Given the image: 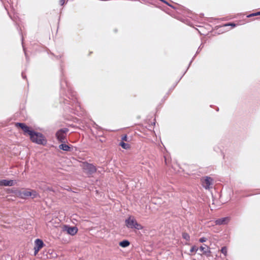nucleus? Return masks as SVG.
Returning a JSON list of instances; mask_svg holds the SVG:
<instances>
[{
    "mask_svg": "<svg viewBox=\"0 0 260 260\" xmlns=\"http://www.w3.org/2000/svg\"><path fill=\"white\" fill-rule=\"evenodd\" d=\"M16 126L21 128L24 135L29 136L32 142L41 145H46L47 139L42 134L31 130L28 126L22 123H17Z\"/></svg>",
    "mask_w": 260,
    "mask_h": 260,
    "instance_id": "1",
    "label": "nucleus"
},
{
    "mask_svg": "<svg viewBox=\"0 0 260 260\" xmlns=\"http://www.w3.org/2000/svg\"><path fill=\"white\" fill-rule=\"evenodd\" d=\"M14 193L16 197L23 199L28 198L35 199L39 197V193L36 190L31 189H16Z\"/></svg>",
    "mask_w": 260,
    "mask_h": 260,
    "instance_id": "2",
    "label": "nucleus"
},
{
    "mask_svg": "<svg viewBox=\"0 0 260 260\" xmlns=\"http://www.w3.org/2000/svg\"><path fill=\"white\" fill-rule=\"evenodd\" d=\"M124 225L131 230H142L143 226L138 222L136 218L132 215H129L126 217L124 220Z\"/></svg>",
    "mask_w": 260,
    "mask_h": 260,
    "instance_id": "3",
    "label": "nucleus"
},
{
    "mask_svg": "<svg viewBox=\"0 0 260 260\" xmlns=\"http://www.w3.org/2000/svg\"><path fill=\"white\" fill-rule=\"evenodd\" d=\"M214 180L209 176H205L201 179V184L203 187L206 189H210L213 185Z\"/></svg>",
    "mask_w": 260,
    "mask_h": 260,
    "instance_id": "4",
    "label": "nucleus"
},
{
    "mask_svg": "<svg viewBox=\"0 0 260 260\" xmlns=\"http://www.w3.org/2000/svg\"><path fill=\"white\" fill-rule=\"evenodd\" d=\"M62 231L71 236H75L77 233L78 229L76 226L64 225Z\"/></svg>",
    "mask_w": 260,
    "mask_h": 260,
    "instance_id": "5",
    "label": "nucleus"
},
{
    "mask_svg": "<svg viewBox=\"0 0 260 260\" xmlns=\"http://www.w3.org/2000/svg\"><path fill=\"white\" fill-rule=\"evenodd\" d=\"M34 244V255H36L39 251L44 246V243L42 240L37 239L35 240Z\"/></svg>",
    "mask_w": 260,
    "mask_h": 260,
    "instance_id": "6",
    "label": "nucleus"
},
{
    "mask_svg": "<svg viewBox=\"0 0 260 260\" xmlns=\"http://www.w3.org/2000/svg\"><path fill=\"white\" fill-rule=\"evenodd\" d=\"M67 131V129L66 128L58 131L56 133V137L57 140L60 142H63L66 137Z\"/></svg>",
    "mask_w": 260,
    "mask_h": 260,
    "instance_id": "7",
    "label": "nucleus"
},
{
    "mask_svg": "<svg viewBox=\"0 0 260 260\" xmlns=\"http://www.w3.org/2000/svg\"><path fill=\"white\" fill-rule=\"evenodd\" d=\"M16 182L13 180H0V186H12L15 184Z\"/></svg>",
    "mask_w": 260,
    "mask_h": 260,
    "instance_id": "8",
    "label": "nucleus"
},
{
    "mask_svg": "<svg viewBox=\"0 0 260 260\" xmlns=\"http://www.w3.org/2000/svg\"><path fill=\"white\" fill-rule=\"evenodd\" d=\"M84 169L87 173H92L96 171L95 167L90 164L86 165L84 167Z\"/></svg>",
    "mask_w": 260,
    "mask_h": 260,
    "instance_id": "9",
    "label": "nucleus"
},
{
    "mask_svg": "<svg viewBox=\"0 0 260 260\" xmlns=\"http://www.w3.org/2000/svg\"><path fill=\"white\" fill-rule=\"evenodd\" d=\"M46 254H45V256L48 258H54L56 256V253L51 249H49L46 252Z\"/></svg>",
    "mask_w": 260,
    "mask_h": 260,
    "instance_id": "10",
    "label": "nucleus"
},
{
    "mask_svg": "<svg viewBox=\"0 0 260 260\" xmlns=\"http://www.w3.org/2000/svg\"><path fill=\"white\" fill-rule=\"evenodd\" d=\"M199 250L200 251L202 252L203 254H206L208 253L210 251L209 247L206 245L201 246L200 247Z\"/></svg>",
    "mask_w": 260,
    "mask_h": 260,
    "instance_id": "11",
    "label": "nucleus"
},
{
    "mask_svg": "<svg viewBox=\"0 0 260 260\" xmlns=\"http://www.w3.org/2000/svg\"><path fill=\"white\" fill-rule=\"evenodd\" d=\"M59 148L63 150L66 151H69L71 149V147L67 145V144H62L59 146Z\"/></svg>",
    "mask_w": 260,
    "mask_h": 260,
    "instance_id": "12",
    "label": "nucleus"
},
{
    "mask_svg": "<svg viewBox=\"0 0 260 260\" xmlns=\"http://www.w3.org/2000/svg\"><path fill=\"white\" fill-rule=\"evenodd\" d=\"M119 245L123 248L128 247L130 245V243L128 240H123L119 243Z\"/></svg>",
    "mask_w": 260,
    "mask_h": 260,
    "instance_id": "13",
    "label": "nucleus"
},
{
    "mask_svg": "<svg viewBox=\"0 0 260 260\" xmlns=\"http://www.w3.org/2000/svg\"><path fill=\"white\" fill-rule=\"evenodd\" d=\"M198 250V247L197 246H192L190 249V254H195Z\"/></svg>",
    "mask_w": 260,
    "mask_h": 260,
    "instance_id": "14",
    "label": "nucleus"
},
{
    "mask_svg": "<svg viewBox=\"0 0 260 260\" xmlns=\"http://www.w3.org/2000/svg\"><path fill=\"white\" fill-rule=\"evenodd\" d=\"M120 145L123 148L125 149H128L130 148L129 145L128 144L125 143L123 142L121 143Z\"/></svg>",
    "mask_w": 260,
    "mask_h": 260,
    "instance_id": "15",
    "label": "nucleus"
},
{
    "mask_svg": "<svg viewBox=\"0 0 260 260\" xmlns=\"http://www.w3.org/2000/svg\"><path fill=\"white\" fill-rule=\"evenodd\" d=\"M221 252L226 256L228 254V249L226 247H223L221 249Z\"/></svg>",
    "mask_w": 260,
    "mask_h": 260,
    "instance_id": "16",
    "label": "nucleus"
},
{
    "mask_svg": "<svg viewBox=\"0 0 260 260\" xmlns=\"http://www.w3.org/2000/svg\"><path fill=\"white\" fill-rule=\"evenodd\" d=\"M183 237L186 240H188L189 239V236L187 234H184L183 235Z\"/></svg>",
    "mask_w": 260,
    "mask_h": 260,
    "instance_id": "17",
    "label": "nucleus"
},
{
    "mask_svg": "<svg viewBox=\"0 0 260 260\" xmlns=\"http://www.w3.org/2000/svg\"><path fill=\"white\" fill-rule=\"evenodd\" d=\"M206 241H207V238H205V237H203V238H200V239H199V241H200V242H202V243H203V242H206Z\"/></svg>",
    "mask_w": 260,
    "mask_h": 260,
    "instance_id": "18",
    "label": "nucleus"
},
{
    "mask_svg": "<svg viewBox=\"0 0 260 260\" xmlns=\"http://www.w3.org/2000/svg\"><path fill=\"white\" fill-rule=\"evenodd\" d=\"M260 15V12L256 13H253L250 15L249 16H254Z\"/></svg>",
    "mask_w": 260,
    "mask_h": 260,
    "instance_id": "19",
    "label": "nucleus"
},
{
    "mask_svg": "<svg viewBox=\"0 0 260 260\" xmlns=\"http://www.w3.org/2000/svg\"><path fill=\"white\" fill-rule=\"evenodd\" d=\"M224 220H225V219H222V220H221V221L219 220V221H218V223H219V224H221V223H223V222Z\"/></svg>",
    "mask_w": 260,
    "mask_h": 260,
    "instance_id": "20",
    "label": "nucleus"
}]
</instances>
